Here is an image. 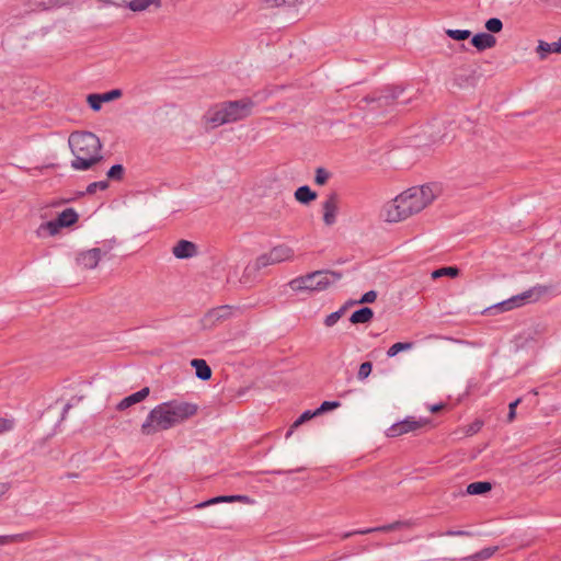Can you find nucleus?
Instances as JSON below:
<instances>
[{
    "label": "nucleus",
    "mask_w": 561,
    "mask_h": 561,
    "mask_svg": "<svg viewBox=\"0 0 561 561\" xmlns=\"http://www.w3.org/2000/svg\"><path fill=\"white\" fill-rule=\"evenodd\" d=\"M442 192V185L436 182L412 186L387 202L380 216L389 224L404 221L428 207Z\"/></svg>",
    "instance_id": "1"
},
{
    "label": "nucleus",
    "mask_w": 561,
    "mask_h": 561,
    "mask_svg": "<svg viewBox=\"0 0 561 561\" xmlns=\"http://www.w3.org/2000/svg\"><path fill=\"white\" fill-rule=\"evenodd\" d=\"M197 407L186 402L170 401L157 405L150 411L141 425L144 435H153L165 431L195 415Z\"/></svg>",
    "instance_id": "2"
},
{
    "label": "nucleus",
    "mask_w": 561,
    "mask_h": 561,
    "mask_svg": "<svg viewBox=\"0 0 561 561\" xmlns=\"http://www.w3.org/2000/svg\"><path fill=\"white\" fill-rule=\"evenodd\" d=\"M69 146L75 159L71 167L88 170L102 160V145L98 136L90 131H75L69 136Z\"/></svg>",
    "instance_id": "3"
},
{
    "label": "nucleus",
    "mask_w": 561,
    "mask_h": 561,
    "mask_svg": "<svg viewBox=\"0 0 561 561\" xmlns=\"http://www.w3.org/2000/svg\"><path fill=\"white\" fill-rule=\"evenodd\" d=\"M254 103L250 99L222 102L211 107L206 116V123L211 127L234 123L251 115Z\"/></svg>",
    "instance_id": "4"
},
{
    "label": "nucleus",
    "mask_w": 561,
    "mask_h": 561,
    "mask_svg": "<svg viewBox=\"0 0 561 561\" xmlns=\"http://www.w3.org/2000/svg\"><path fill=\"white\" fill-rule=\"evenodd\" d=\"M340 278L341 274L333 271H316L291 279L288 285L294 291H322Z\"/></svg>",
    "instance_id": "5"
},
{
    "label": "nucleus",
    "mask_w": 561,
    "mask_h": 561,
    "mask_svg": "<svg viewBox=\"0 0 561 561\" xmlns=\"http://www.w3.org/2000/svg\"><path fill=\"white\" fill-rule=\"evenodd\" d=\"M549 291L547 286H535L519 295H516L507 300L502 301L496 306L501 311H508L517 307H522L528 302L537 301L541 296Z\"/></svg>",
    "instance_id": "6"
},
{
    "label": "nucleus",
    "mask_w": 561,
    "mask_h": 561,
    "mask_svg": "<svg viewBox=\"0 0 561 561\" xmlns=\"http://www.w3.org/2000/svg\"><path fill=\"white\" fill-rule=\"evenodd\" d=\"M427 424H428V421H426V420H416L415 417L410 416L401 422H398V423L391 425L387 430V436L388 437H398L403 434L420 430Z\"/></svg>",
    "instance_id": "7"
},
{
    "label": "nucleus",
    "mask_w": 561,
    "mask_h": 561,
    "mask_svg": "<svg viewBox=\"0 0 561 561\" xmlns=\"http://www.w3.org/2000/svg\"><path fill=\"white\" fill-rule=\"evenodd\" d=\"M339 208L340 197L335 192H332L322 203V219L325 226L331 227L336 222Z\"/></svg>",
    "instance_id": "8"
},
{
    "label": "nucleus",
    "mask_w": 561,
    "mask_h": 561,
    "mask_svg": "<svg viewBox=\"0 0 561 561\" xmlns=\"http://www.w3.org/2000/svg\"><path fill=\"white\" fill-rule=\"evenodd\" d=\"M236 502L251 505L254 503V500L248 495H220V496L213 497L208 501H205L203 503H199L196 505V507L204 508V507H207V506H210L214 504L236 503Z\"/></svg>",
    "instance_id": "9"
},
{
    "label": "nucleus",
    "mask_w": 561,
    "mask_h": 561,
    "mask_svg": "<svg viewBox=\"0 0 561 561\" xmlns=\"http://www.w3.org/2000/svg\"><path fill=\"white\" fill-rule=\"evenodd\" d=\"M100 260L101 250L99 248H93L81 252L77 257V263L82 268L92 270L98 266Z\"/></svg>",
    "instance_id": "10"
},
{
    "label": "nucleus",
    "mask_w": 561,
    "mask_h": 561,
    "mask_svg": "<svg viewBox=\"0 0 561 561\" xmlns=\"http://www.w3.org/2000/svg\"><path fill=\"white\" fill-rule=\"evenodd\" d=\"M172 253L178 259H190L197 254V247L191 241L180 240L173 247Z\"/></svg>",
    "instance_id": "11"
},
{
    "label": "nucleus",
    "mask_w": 561,
    "mask_h": 561,
    "mask_svg": "<svg viewBox=\"0 0 561 561\" xmlns=\"http://www.w3.org/2000/svg\"><path fill=\"white\" fill-rule=\"evenodd\" d=\"M271 257L276 264L293 261L295 257V251L287 244H278L270 250Z\"/></svg>",
    "instance_id": "12"
},
{
    "label": "nucleus",
    "mask_w": 561,
    "mask_h": 561,
    "mask_svg": "<svg viewBox=\"0 0 561 561\" xmlns=\"http://www.w3.org/2000/svg\"><path fill=\"white\" fill-rule=\"evenodd\" d=\"M149 388L148 387H145L142 388L141 390L124 398L117 405H116V410L118 411H124L126 409H128L129 407L138 403V402H141L142 400H145L148 396H149Z\"/></svg>",
    "instance_id": "13"
},
{
    "label": "nucleus",
    "mask_w": 561,
    "mask_h": 561,
    "mask_svg": "<svg viewBox=\"0 0 561 561\" xmlns=\"http://www.w3.org/2000/svg\"><path fill=\"white\" fill-rule=\"evenodd\" d=\"M471 44L480 51L493 48L496 45V38L489 33H479L471 39Z\"/></svg>",
    "instance_id": "14"
},
{
    "label": "nucleus",
    "mask_w": 561,
    "mask_h": 561,
    "mask_svg": "<svg viewBox=\"0 0 561 561\" xmlns=\"http://www.w3.org/2000/svg\"><path fill=\"white\" fill-rule=\"evenodd\" d=\"M231 313L232 310L230 306H220L208 311L207 314L205 316V321L214 324L217 321L228 319L231 316Z\"/></svg>",
    "instance_id": "15"
},
{
    "label": "nucleus",
    "mask_w": 561,
    "mask_h": 561,
    "mask_svg": "<svg viewBox=\"0 0 561 561\" xmlns=\"http://www.w3.org/2000/svg\"><path fill=\"white\" fill-rule=\"evenodd\" d=\"M402 525L403 524L401 522H394L392 524L383 525V526H379V527H375V528H368V529H364V530H354V531L345 533L342 536V538L346 539L353 535H365V534H370L374 531L388 533V531L399 529Z\"/></svg>",
    "instance_id": "16"
},
{
    "label": "nucleus",
    "mask_w": 561,
    "mask_h": 561,
    "mask_svg": "<svg viewBox=\"0 0 561 561\" xmlns=\"http://www.w3.org/2000/svg\"><path fill=\"white\" fill-rule=\"evenodd\" d=\"M259 272H260V268L256 267V264L254 262L248 264L244 267V271L240 277V283L245 286H251L253 283H255L257 280Z\"/></svg>",
    "instance_id": "17"
},
{
    "label": "nucleus",
    "mask_w": 561,
    "mask_h": 561,
    "mask_svg": "<svg viewBox=\"0 0 561 561\" xmlns=\"http://www.w3.org/2000/svg\"><path fill=\"white\" fill-rule=\"evenodd\" d=\"M195 368L196 376L202 380H208L211 377V369L204 359L195 358L191 362Z\"/></svg>",
    "instance_id": "18"
},
{
    "label": "nucleus",
    "mask_w": 561,
    "mask_h": 561,
    "mask_svg": "<svg viewBox=\"0 0 561 561\" xmlns=\"http://www.w3.org/2000/svg\"><path fill=\"white\" fill-rule=\"evenodd\" d=\"M373 318H374V311L368 307H364L359 310L354 311L350 318V321L353 324L367 323Z\"/></svg>",
    "instance_id": "19"
},
{
    "label": "nucleus",
    "mask_w": 561,
    "mask_h": 561,
    "mask_svg": "<svg viewBox=\"0 0 561 561\" xmlns=\"http://www.w3.org/2000/svg\"><path fill=\"white\" fill-rule=\"evenodd\" d=\"M295 198L301 204H309L317 198V193L309 186H300L295 192Z\"/></svg>",
    "instance_id": "20"
},
{
    "label": "nucleus",
    "mask_w": 561,
    "mask_h": 561,
    "mask_svg": "<svg viewBox=\"0 0 561 561\" xmlns=\"http://www.w3.org/2000/svg\"><path fill=\"white\" fill-rule=\"evenodd\" d=\"M57 221L59 222V226H61V228L70 227L78 221V214L75 211V209L67 208L59 214V216L57 217Z\"/></svg>",
    "instance_id": "21"
},
{
    "label": "nucleus",
    "mask_w": 561,
    "mask_h": 561,
    "mask_svg": "<svg viewBox=\"0 0 561 561\" xmlns=\"http://www.w3.org/2000/svg\"><path fill=\"white\" fill-rule=\"evenodd\" d=\"M537 53L539 54L541 59H545L550 53H561V43H546L540 41L537 47Z\"/></svg>",
    "instance_id": "22"
},
{
    "label": "nucleus",
    "mask_w": 561,
    "mask_h": 561,
    "mask_svg": "<svg viewBox=\"0 0 561 561\" xmlns=\"http://www.w3.org/2000/svg\"><path fill=\"white\" fill-rule=\"evenodd\" d=\"M492 489V485L490 482L485 481H479V482H472L467 486V493L471 495L477 494H484L489 492Z\"/></svg>",
    "instance_id": "23"
},
{
    "label": "nucleus",
    "mask_w": 561,
    "mask_h": 561,
    "mask_svg": "<svg viewBox=\"0 0 561 561\" xmlns=\"http://www.w3.org/2000/svg\"><path fill=\"white\" fill-rule=\"evenodd\" d=\"M152 4L156 8H159L161 5V2H160V0H131L128 3V7L133 11H144Z\"/></svg>",
    "instance_id": "24"
},
{
    "label": "nucleus",
    "mask_w": 561,
    "mask_h": 561,
    "mask_svg": "<svg viewBox=\"0 0 561 561\" xmlns=\"http://www.w3.org/2000/svg\"><path fill=\"white\" fill-rule=\"evenodd\" d=\"M318 416L317 410L312 411H305L290 426L289 431L286 434V438H288L295 428L299 427L305 422L311 420L312 417Z\"/></svg>",
    "instance_id": "25"
},
{
    "label": "nucleus",
    "mask_w": 561,
    "mask_h": 561,
    "mask_svg": "<svg viewBox=\"0 0 561 561\" xmlns=\"http://www.w3.org/2000/svg\"><path fill=\"white\" fill-rule=\"evenodd\" d=\"M61 226H59V222L56 220L44 222L39 226L37 229V234L41 236L43 231H46L49 236H55L59 232V229Z\"/></svg>",
    "instance_id": "26"
},
{
    "label": "nucleus",
    "mask_w": 561,
    "mask_h": 561,
    "mask_svg": "<svg viewBox=\"0 0 561 561\" xmlns=\"http://www.w3.org/2000/svg\"><path fill=\"white\" fill-rule=\"evenodd\" d=\"M413 342H398V343H394L393 345H391L388 351H387V355L388 357H393L396 355H398L400 352H403V351H409L413 347Z\"/></svg>",
    "instance_id": "27"
},
{
    "label": "nucleus",
    "mask_w": 561,
    "mask_h": 561,
    "mask_svg": "<svg viewBox=\"0 0 561 561\" xmlns=\"http://www.w3.org/2000/svg\"><path fill=\"white\" fill-rule=\"evenodd\" d=\"M458 275H459V268H457L455 266H447V267H442V268L435 270L432 273V278L436 279V278H439L443 276H449V277L454 278V277H457Z\"/></svg>",
    "instance_id": "28"
},
{
    "label": "nucleus",
    "mask_w": 561,
    "mask_h": 561,
    "mask_svg": "<svg viewBox=\"0 0 561 561\" xmlns=\"http://www.w3.org/2000/svg\"><path fill=\"white\" fill-rule=\"evenodd\" d=\"M254 263L256 264V267L260 268V271L264 267L276 264L274 260H272L270 251L259 255Z\"/></svg>",
    "instance_id": "29"
},
{
    "label": "nucleus",
    "mask_w": 561,
    "mask_h": 561,
    "mask_svg": "<svg viewBox=\"0 0 561 561\" xmlns=\"http://www.w3.org/2000/svg\"><path fill=\"white\" fill-rule=\"evenodd\" d=\"M446 34L455 41H465L470 37L471 32L468 30H447Z\"/></svg>",
    "instance_id": "30"
},
{
    "label": "nucleus",
    "mask_w": 561,
    "mask_h": 561,
    "mask_svg": "<svg viewBox=\"0 0 561 561\" xmlns=\"http://www.w3.org/2000/svg\"><path fill=\"white\" fill-rule=\"evenodd\" d=\"M330 172L324 168H317L314 175V183L317 185H324L330 179Z\"/></svg>",
    "instance_id": "31"
},
{
    "label": "nucleus",
    "mask_w": 561,
    "mask_h": 561,
    "mask_svg": "<svg viewBox=\"0 0 561 561\" xmlns=\"http://www.w3.org/2000/svg\"><path fill=\"white\" fill-rule=\"evenodd\" d=\"M87 102L93 111H100L103 104L102 96L99 93L89 94Z\"/></svg>",
    "instance_id": "32"
},
{
    "label": "nucleus",
    "mask_w": 561,
    "mask_h": 561,
    "mask_svg": "<svg viewBox=\"0 0 561 561\" xmlns=\"http://www.w3.org/2000/svg\"><path fill=\"white\" fill-rule=\"evenodd\" d=\"M496 550H497V547H488V548H484L481 551L477 552L471 558L473 561L486 560V559L491 558L495 553Z\"/></svg>",
    "instance_id": "33"
},
{
    "label": "nucleus",
    "mask_w": 561,
    "mask_h": 561,
    "mask_svg": "<svg viewBox=\"0 0 561 561\" xmlns=\"http://www.w3.org/2000/svg\"><path fill=\"white\" fill-rule=\"evenodd\" d=\"M485 28L491 33H499L503 28V23L500 19L492 18L485 22Z\"/></svg>",
    "instance_id": "34"
},
{
    "label": "nucleus",
    "mask_w": 561,
    "mask_h": 561,
    "mask_svg": "<svg viewBox=\"0 0 561 561\" xmlns=\"http://www.w3.org/2000/svg\"><path fill=\"white\" fill-rule=\"evenodd\" d=\"M35 537H36L35 531H26V533H22V534L12 535V541H13V543H21V542L33 540Z\"/></svg>",
    "instance_id": "35"
},
{
    "label": "nucleus",
    "mask_w": 561,
    "mask_h": 561,
    "mask_svg": "<svg viewBox=\"0 0 561 561\" xmlns=\"http://www.w3.org/2000/svg\"><path fill=\"white\" fill-rule=\"evenodd\" d=\"M371 370H373V364L370 362L362 363L359 366L358 373H357V378L359 380L366 379L371 374Z\"/></svg>",
    "instance_id": "36"
},
{
    "label": "nucleus",
    "mask_w": 561,
    "mask_h": 561,
    "mask_svg": "<svg viewBox=\"0 0 561 561\" xmlns=\"http://www.w3.org/2000/svg\"><path fill=\"white\" fill-rule=\"evenodd\" d=\"M70 3V0H47L38 5L42 7L43 10H48L51 8H59Z\"/></svg>",
    "instance_id": "37"
},
{
    "label": "nucleus",
    "mask_w": 561,
    "mask_h": 561,
    "mask_svg": "<svg viewBox=\"0 0 561 561\" xmlns=\"http://www.w3.org/2000/svg\"><path fill=\"white\" fill-rule=\"evenodd\" d=\"M15 422L13 419L0 417V435L11 432L14 428Z\"/></svg>",
    "instance_id": "38"
},
{
    "label": "nucleus",
    "mask_w": 561,
    "mask_h": 561,
    "mask_svg": "<svg viewBox=\"0 0 561 561\" xmlns=\"http://www.w3.org/2000/svg\"><path fill=\"white\" fill-rule=\"evenodd\" d=\"M123 174H124V168H123V165H121V164H115V165H113V167L108 170V172H107V176H108V179H111V180H116V181L122 180Z\"/></svg>",
    "instance_id": "39"
},
{
    "label": "nucleus",
    "mask_w": 561,
    "mask_h": 561,
    "mask_svg": "<svg viewBox=\"0 0 561 561\" xmlns=\"http://www.w3.org/2000/svg\"><path fill=\"white\" fill-rule=\"evenodd\" d=\"M344 313V308H341L340 310L335 311V312H332L330 313L329 316H327V318L324 319V324L327 327H333L340 319L341 317L343 316Z\"/></svg>",
    "instance_id": "40"
},
{
    "label": "nucleus",
    "mask_w": 561,
    "mask_h": 561,
    "mask_svg": "<svg viewBox=\"0 0 561 561\" xmlns=\"http://www.w3.org/2000/svg\"><path fill=\"white\" fill-rule=\"evenodd\" d=\"M341 403L339 401H324L322 404L317 409L318 415L323 414L324 412L334 410L339 408Z\"/></svg>",
    "instance_id": "41"
},
{
    "label": "nucleus",
    "mask_w": 561,
    "mask_h": 561,
    "mask_svg": "<svg viewBox=\"0 0 561 561\" xmlns=\"http://www.w3.org/2000/svg\"><path fill=\"white\" fill-rule=\"evenodd\" d=\"M122 95H123V92H122V90H119V89H114V90H111V91H108V92L101 93V96H102L103 103H105V102H111V101H114V100H117V99H119Z\"/></svg>",
    "instance_id": "42"
},
{
    "label": "nucleus",
    "mask_w": 561,
    "mask_h": 561,
    "mask_svg": "<svg viewBox=\"0 0 561 561\" xmlns=\"http://www.w3.org/2000/svg\"><path fill=\"white\" fill-rule=\"evenodd\" d=\"M108 186L106 181H100V182H93L88 185L87 193L88 194H94L96 190H106Z\"/></svg>",
    "instance_id": "43"
},
{
    "label": "nucleus",
    "mask_w": 561,
    "mask_h": 561,
    "mask_svg": "<svg viewBox=\"0 0 561 561\" xmlns=\"http://www.w3.org/2000/svg\"><path fill=\"white\" fill-rule=\"evenodd\" d=\"M301 0H266V3L271 7L275 5V7H279V5H284V4H288V5H296L297 3H300Z\"/></svg>",
    "instance_id": "44"
},
{
    "label": "nucleus",
    "mask_w": 561,
    "mask_h": 561,
    "mask_svg": "<svg viewBox=\"0 0 561 561\" xmlns=\"http://www.w3.org/2000/svg\"><path fill=\"white\" fill-rule=\"evenodd\" d=\"M377 299V293L375 290H369L363 295L359 300L360 304H371Z\"/></svg>",
    "instance_id": "45"
},
{
    "label": "nucleus",
    "mask_w": 561,
    "mask_h": 561,
    "mask_svg": "<svg viewBox=\"0 0 561 561\" xmlns=\"http://www.w3.org/2000/svg\"><path fill=\"white\" fill-rule=\"evenodd\" d=\"M520 399H516L514 402L510 403V411H508V415H507V419H508V422H512L515 416H516V408L517 405L520 403Z\"/></svg>",
    "instance_id": "46"
},
{
    "label": "nucleus",
    "mask_w": 561,
    "mask_h": 561,
    "mask_svg": "<svg viewBox=\"0 0 561 561\" xmlns=\"http://www.w3.org/2000/svg\"><path fill=\"white\" fill-rule=\"evenodd\" d=\"M11 484L9 482H0V499L10 490Z\"/></svg>",
    "instance_id": "47"
},
{
    "label": "nucleus",
    "mask_w": 561,
    "mask_h": 561,
    "mask_svg": "<svg viewBox=\"0 0 561 561\" xmlns=\"http://www.w3.org/2000/svg\"><path fill=\"white\" fill-rule=\"evenodd\" d=\"M481 426H482V422L477 421L476 423H473L470 426V428L467 432L470 434L477 433L481 428Z\"/></svg>",
    "instance_id": "48"
},
{
    "label": "nucleus",
    "mask_w": 561,
    "mask_h": 561,
    "mask_svg": "<svg viewBox=\"0 0 561 561\" xmlns=\"http://www.w3.org/2000/svg\"><path fill=\"white\" fill-rule=\"evenodd\" d=\"M10 543H13L12 535L0 536V545H10Z\"/></svg>",
    "instance_id": "49"
},
{
    "label": "nucleus",
    "mask_w": 561,
    "mask_h": 561,
    "mask_svg": "<svg viewBox=\"0 0 561 561\" xmlns=\"http://www.w3.org/2000/svg\"><path fill=\"white\" fill-rule=\"evenodd\" d=\"M447 536H469L470 534L468 531H465V530H457V531H454V530H449L446 533Z\"/></svg>",
    "instance_id": "50"
},
{
    "label": "nucleus",
    "mask_w": 561,
    "mask_h": 561,
    "mask_svg": "<svg viewBox=\"0 0 561 561\" xmlns=\"http://www.w3.org/2000/svg\"><path fill=\"white\" fill-rule=\"evenodd\" d=\"M443 408H444V405H442V404H439V405H433V407L431 408V411H432V412H438V411H440Z\"/></svg>",
    "instance_id": "51"
},
{
    "label": "nucleus",
    "mask_w": 561,
    "mask_h": 561,
    "mask_svg": "<svg viewBox=\"0 0 561 561\" xmlns=\"http://www.w3.org/2000/svg\"><path fill=\"white\" fill-rule=\"evenodd\" d=\"M558 43H561V37H560V41Z\"/></svg>",
    "instance_id": "52"
}]
</instances>
